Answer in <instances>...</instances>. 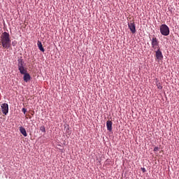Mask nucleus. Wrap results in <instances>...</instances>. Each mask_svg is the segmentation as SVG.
Segmentation results:
<instances>
[{"label": "nucleus", "mask_w": 179, "mask_h": 179, "mask_svg": "<svg viewBox=\"0 0 179 179\" xmlns=\"http://www.w3.org/2000/svg\"><path fill=\"white\" fill-rule=\"evenodd\" d=\"M157 86L158 89H160V90L163 89V87L159 84H157Z\"/></svg>", "instance_id": "15"}, {"label": "nucleus", "mask_w": 179, "mask_h": 179, "mask_svg": "<svg viewBox=\"0 0 179 179\" xmlns=\"http://www.w3.org/2000/svg\"><path fill=\"white\" fill-rule=\"evenodd\" d=\"M22 113H24V114H26V113H27V109L23 108L22 109Z\"/></svg>", "instance_id": "14"}, {"label": "nucleus", "mask_w": 179, "mask_h": 179, "mask_svg": "<svg viewBox=\"0 0 179 179\" xmlns=\"http://www.w3.org/2000/svg\"><path fill=\"white\" fill-rule=\"evenodd\" d=\"M37 45H38L40 51H41L42 52H44V51H45V50H44V48H43V44L41 43V41H38Z\"/></svg>", "instance_id": "12"}, {"label": "nucleus", "mask_w": 179, "mask_h": 179, "mask_svg": "<svg viewBox=\"0 0 179 179\" xmlns=\"http://www.w3.org/2000/svg\"><path fill=\"white\" fill-rule=\"evenodd\" d=\"M156 54V58L159 61H162L163 59V54L162 53V51H160V48H158L157 50L155 52Z\"/></svg>", "instance_id": "6"}, {"label": "nucleus", "mask_w": 179, "mask_h": 179, "mask_svg": "<svg viewBox=\"0 0 179 179\" xmlns=\"http://www.w3.org/2000/svg\"><path fill=\"white\" fill-rule=\"evenodd\" d=\"M1 44L4 50L10 48V35L8 32H3L1 35Z\"/></svg>", "instance_id": "1"}, {"label": "nucleus", "mask_w": 179, "mask_h": 179, "mask_svg": "<svg viewBox=\"0 0 179 179\" xmlns=\"http://www.w3.org/2000/svg\"><path fill=\"white\" fill-rule=\"evenodd\" d=\"M157 150H159V147H155L154 148V152H157Z\"/></svg>", "instance_id": "17"}, {"label": "nucleus", "mask_w": 179, "mask_h": 179, "mask_svg": "<svg viewBox=\"0 0 179 179\" xmlns=\"http://www.w3.org/2000/svg\"><path fill=\"white\" fill-rule=\"evenodd\" d=\"M160 33L162 36H169L170 34V28L166 24H162L159 27Z\"/></svg>", "instance_id": "2"}, {"label": "nucleus", "mask_w": 179, "mask_h": 179, "mask_svg": "<svg viewBox=\"0 0 179 179\" xmlns=\"http://www.w3.org/2000/svg\"><path fill=\"white\" fill-rule=\"evenodd\" d=\"M151 45L154 50H156V48H159V40L156 36L154 35L152 40H151Z\"/></svg>", "instance_id": "3"}, {"label": "nucleus", "mask_w": 179, "mask_h": 179, "mask_svg": "<svg viewBox=\"0 0 179 179\" xmlns=\"http://www.w3.org/2000/svg\"><path fill=\"white\" fill-rule=\"evenodd\" d=\"M20 132L23 135V136H27V132L26 131V129L23 127H20Z\"/></svg>", "instance_id": "9"}, {"label": "nucleus", "mask_w": 179, "mask_h": 179, "mask_svg": "<svg viewBox=\"0 0 179 179\" xmlns=\"http://www.w3.org/2000/svg\"><path fill=\"white\" fill-rule=\"evenodd\" d=\"M22 75H24L23 79L24 82H29V80H30L31 79L30 74H29L28 73H23Z\"/></svg>", "instance_id": "11"}, {"label": "nucleus", "mask_w": 179, "mask_h": 179, "mask_svg": "<svg viewBox=\"0 0 179 179\" xmlns=\"http://www.w3.org/2000/svg\"><path fill=\"white\" fill-rule=\"evenodd\" d=\"M129 29H130V31L133 34H135L136 33V27H135V21L131 20L128 23Z\"/></svg>", "instance_id": "4"}, {"label": "nucleus", "mask_w": 179, "mask_h": 179, "mask_svg": "<svg viewBox=\"0 0 179 179\" xmlns=\"http://www.w3.org/2000/svg\"><path fill=\"white\" fill-rule=\"evenodd\" d=\"M40 131H41V132H45V127L41 126L40 127Z\"/></svg>", "instance_id": "13"}, {"label": "nucleus", "mask_w": 179, "mask_h": 179, "mask_svg": "<svg viewBox=\"0 0 179 179\" xmlns=\"http://www.w3.org/2000/svg\"><path fill=\"white\" fill-rule=\"evenodd\" d=\"M22 66H24V62L23 61V59L20 58L17 60V67L21 68Z\"/></svg>", "instance_id": "8"}, {"label": "nucleus", "mask_w": 179, "mask_h": 179, "mask_svg": "<svg viewBox=\"0 0 179 179\" xmlns=\"http://www.w3.org/2000/svg\"><path fill=\"white\" fill-rule=\"evenodd\" d=\"M141 171H143V173H146V169L145 168H141Z\"/></svg>", "instance_id": "16"}, {"label": "nucleus", "mask_w": 179, "mask_h": 179, "mask_svg": "<svg viewBox=\"0 0 179 179\" xmlns=\"http://www.w3.org/2000/svg\"><path fill=\"white\" fill-rule=\"evenodd\" d=\"M1 112L5 115H6V114H8V113H9V106L8 105V103H4L1 104Z\"/></svg>", "instance_id": "5"}, {"label": "nucleus", "mask_w": 179, "mask_h": 179, "mask_svg": "<svg viewBox=\"0 0 179 179\" xmlns=\"http://www.w3.org/2000/svg\"><path fill=\"white\" fill-rule=\"evenodd\" d=\"M106 128L109 132H111L113 131V122L110 120H108L106 122Z\"/></svg>", "instance_id": "7"}, {"label": "nucleus", "mask_w": 179, "mask_h": 179, "mask_svg": "<svg viewBox=\"0 0 179 179\" xmlns=\"http://www.w3.org/2000/svg\"><path fill=\"white\" fill-rule=\"evenodd\" d=\"M18 70L20 71V73H21V75L27 73V69H26L24 66H22V67H19Z\"/></svg>", "instance_id": "10"}]
</instances>
